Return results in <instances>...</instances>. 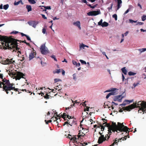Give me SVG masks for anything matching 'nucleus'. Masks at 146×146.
Here are the masks:
<instances>
[{
  "label": "nucleus",
  "mask_w": 146,
  "mask_h": 146,
  "mask_svg": "<svg viewBox=\"0 0 146 146\" xmlns=\"http://www.w3.org/2000/svg\"><path fill=\"white\" fill-rule=\"evenodd\" d=\"M104 126H106L108 127V133L109 135L111 134V131L113 132L116 131L117 133L125 131L126 133H128L129 132L128 130L129 128L126 126H125L123 124V123L118 122L117 125H116L115 123L112 122V124L111 125L110 123H107Z\"/></svg>",
  "instance_id": "1"
},
{
  "label": "nucleus",
  "mask_w": 146,
  "mask_h": 146,
  "mask_svg": "<svg viewBox=\"0 0 146 146\" xmlns=\"http://www.w3.org/2000/svg\"><path fill=\"white\" fill-rule=\"evenodd\" d=\"M0 40L1 43L5 47V49H13L15 46L16 45L17 40L13 38L12 36L8 37L6 36H3L0 35Z\"/></svg>",
  "instance_id": "2"
},
{
  "label": "nucleus",
  "mask_w": 146,
  "mask_h": 146,
  "mask_svg": "<svg viewBox=\"0 0 146 146\" xmlns=\"http://www.w3.org/2000/svg\"><path fill=\"white\" fill-rule=\"evenodd\" d=\"M146 102H142L140 101L138 102V103L135 102V103H133L130 105L128 106H126L125 107H124V108L123 109V110H126L127 111H130L131 110H132L133 108H135L137 107H141V109H142V104H145V103Z\"/></svg>",
  "instance_id": "3"
},
{
  "label": "nucleus",
  "mask_w": 146,
  "mask_h": 146,
  "mask_svg": "<svg viewBox=\"0 0 146 146\" xmlns=\"http://www.w3.org/2000/svg\"><path fill=\"white\" fill-rule=\"evenodd\" d=\"M7 86L5 87V90H6V93L8 94L10 92L11 93V94H13V93L11 91L14 90V91L19 92V89L18 88H15V84L13 83H11L10 82H8L7 84Z\"/></svg>",
  "instance_id": "4"
},
{
  "label": "nucleus",
  "mask_w": 146,
  "mask_h": 146,
  "mask_svg": "<svg viewBox=\"0 0 146 146\" xmlns=\"http://www.w3.org/2000/svg\"><path fill=\"white\" fill-rule=\"evenodd\" d=\"M99 133L101 135L99 137L98 140V142L99 144H101L104 141L108 140L110 138V135H109L108 134L106 135V136L104 137V135L102 134V133H101L99 132Z\"/></svg>",
  "instance_id": "5"
},
{
  "label": "nucleus",
  "mask_w": 146,
  "mask_h": 146,
  "mask_svg": "<svg viewBox=\"0 0 146 146\" xmlns=\"http://www.w3.org/2000/svg\"><path fill=\"white\" fill-rule=\"evenodd\" d=\"M2 82H0V88H2L3 91L6 93V90H5V87L7 86V83L9 82V80H7L5 78L2 80Z\"/></svg>",
  "instance_id": "6"
},
{
  "label": "nucleus",
  "mask_w": 146,
  "mask_h": 146,
  "mask_svg": "<svg viewBox=\"0 0 146 146\" xmlns=\"http://www.w3.org/2000/svg\"><path fill=\"white\" fill-rule=\"evenodd\" d=\"M17 40L16 41L17 44L15 45H16L14 46L15 48H14V49H13V50L12 49H9V50H12V52H13V51L16 52L17 51V50L18 52L21 54V52L20 50H20V48H18V45L17 44L18 43L17 42V41H18L20 43L22 42L23 43H24L26 44V41L25 40H24V41H21V40H17ZM13 47H14V46H13Z\"/></svg>",
  "instance_id": "7"
},
{
  "label": "nucleus",
  "mask_w": 146,
  "mask_h": 146,
  "mask_svg": "<svg viewBox=\"0 0 146 146\" xmlns=\"http://www.w3.org/2000/svg\"><path fill=\"white\" fill-rule=\"evenodd\" d=\"M40 49L41 53L43 54H45L48 52V50L45 46V44H42L40 46Z\"/></svg>",
  "instance_id": "8"
},
{
  "label": "nucleus",
  "mask_w": 146,
  "mask_h": 146,
  "mask_svg": "<svg viewBox=\"0 0 146 146\" xmlns=\"http://www.w3.org/2000/svg\"><path fill=\"white\" fill-rule=\"evenodd\" d=\"M101 13L100 10L98 9L97 11H93L89 12L87 13V15L88 16H96Z\"/></svg>",
  "instance_id": "9"
},
{
  "label": "nucleus",
  "mask_w": 146,
  "mask_h": 146,
  "mask_svg": "<svg viewBox=\"0 0 146 146\" xmlns=\"http://www.w3.org/2000/svg\"><path fill=\"white\" fill-rule=\"evenodd\" d=\"M15 74V77L16 80H19L21 78H24L23 76H25L23 73L20 72H17Z\"/></svg>",
  "instance_id": "10"
},
{
  "label": "nucleus",
  "mask_w": 146,
  "mask_h": 146,
  "mask_svg": "<svg viewBox=\"0 0 146 146\" xmlns=\"http://www.w3.org/2000/svg\"><path fill=\"white\" fill-rule=\"evenodd\" d=\"M102 19H101L98 23V25L102 26V27H106L109 24L108 23L104 21L102 23Z\"/></svg>",
  "instance_id": "11"
},
{
  "label": "nucleus",
  "mask_w": 146,
  "mask_h": 146,
  "mask_svg": "<svg viewBox=\"0 0 146 146\" xmlns=\"http://www.w3.org/2000/svg\"><path fill=\"white\" fill-rule=\"evenodd\" d=\"M15 61L13 60V58H12L10 60L8 59H7L6 60H4V63L5 64H14V63H15Z\"/></svg>",
  "instance_id": "12"
},
{
  "label": "nucleus",
  "mask_w": 146,
  "mask_h": 146,
  "mask_svg": "<svg viewBox=\"0 0 146 146\" xmlns=\"http://www.w3.org/2000/svg\"><path fill=\"white\" fill-rule=\"evenodd\" d=\"M123 97L121 95L117 96L114 97L113 99L114 101H117L119 102H121Z\"/></svg>",
  "instance_id": "13"
},
{
  "label": "nucleus",
  "mask_w": 146,
  "mask_h": 146,
  "mask_svg": "<svg viewBox=\"0 0 146 146\" xmlns=\"http://www.w3.org/2000/svg\"><path fill=\"white\" fill-rule=\"evenodd\" d=\"M28 23L30 26H32L33 27L35 28L37 24L35 21H29L28 22Z\"/></svg>",
  "instance_id": "14"
},
{
  "label": "nucleus",
  "mask_w": 146,
  "mask_h": 146,
  "mask_svg": "<svg viewBox=\"0 0 146 146\" xmlns=\"http://www.w3.org/2000/svg\"><path fill=\"white\" fill-rule=\"evenodd\" d=\"M130 129H129L128 130V131H129L128 133H127H127H126H126H127V134H128V135H125V136H124V137H122V138H121V139H119V140H121V139H122V140H125L126 139H127V137H128V138H129V135H128V133H129V132L130 131H132V130H131V131L129 130H129H130ZM125 132H126V131H125Z\"/></svg>",
  "instance_id": "15"
},
{
  "label": "nucleus",
  "mask_w": 146,
  "mask_h": 146,
  "mask_svg": "<svg viewBox=\"0 0 146 146\" xmlns=\"http://www.w3.org/2000/svg\"><path fill=\"white\" fill-rule=\"evenodd\" d=\"M130 129H129L128 130V131H129L128 133H127H127H126H126H127V134H128V135H125V136H124V137H122V138H121V139H119V140H121V139H122V140H125L126 139H127V137H128V138H129V135H128V133H129V132L130 131H132V130H131V131L129 130H129H130ZM125 132H126V131H125Z\"/></svg>",
  "instance_id": "16"
},
{
  "label": "nucleus",
  "mask_w": 146,
  "mask_h": 146,
  "mask_svg": "<svg viewBox=\"0 0 146 146\" xmlns=\"http://www.w3.org/2000/svg\"><path fill=\"white\" fill-rule=\"evenodd\" d=\"M34 52H31L29 54V60H31L33 58H34Z\"/></svg>",
  "instance_id": "17"
},
{
  "label": "nucleus",
  "mask_w": 146,
  "mask_h": 146,
  "mask_svg": "<svg viewBox=\"0 0 146 146\" xmlns=\"http://www.w3.org/2000/svg\"><path fill=\"white\" fill-rule=\"evenodd\" d=\"M73 24L74 25H75L78 27L80 29H81V27H80V23L79 21H77L76 22L74 23Z\"/></svg>",
  "instance_id": "18"
},
{
  "label": "nucleus",
  "mask_w": 146,
  "mask_h": 146,
  "mask_svg": "<svg viewBox=\"0 0 146 146\" xmlns=\"http://www.w3.org/2000/svg\"><path fill=\"white\" fill-rule=\"evenodd\" d=\"M117 10H118L121 7L122 2L121 0H117Z\"/></svg>",
  "instance_id": "19"
},
{
  "label": "nucleus",
  "mask_w": 146,
  "mask_h": 146,
  "mask_svg": "<svg viewBox=\"0 0 146 146\" xmlns=\"http://www.w3.org/2000/svg\"><path fill=\"white\" fill-rule=\"evenodd\" d=\"M79 132L78 133V135H77L78 139L81 137H84L85 135V134L82 132H81L80 131H79Z\"/></svg>",
  "instance_id": "20"
},
{
  "label": "nucleus",
  "mask_w": 146,
  "mask_h": 146,
  "mask_svg": "<svg viewBox=\"0 0 146 146\" xmlns=\"http://www.w3.org/2000/svg\"><path fill=\"white\" fill-rule=\"evenodd\" d=\"M26 8L28 12H29L32 11V7L31 5H27L26 6Z\"/></svg>",
  "instance_id": "21"
},
{
  "label": "nucleus",
  "mask_w": 146,
  "mask_h": 146,
  "mask_svg": "<svg viewBox=\"0 0 146 146\" xmlns=\"http://www.w3.org/2000/svg\"><path fill=\"white\" fill-rule=\"evenodd\" d=\"M8 74L9 76L11 77H13L14 76L15 77V76H16L15 73L11 72L10 71H9V72H8Z\"/></svg>",
  "instance_id": "22"
},
{
  "label": "nucleus",
  "mask_w": 146,
  "mask_h": 146,
  "mask_svg": "<svg viewBox=\"0 0 146 146\" xmlns=\"http://www.w3.org/2000/svg\"><path fill=\"white\" fill-rule=\"evenodd\" d=\"M142 105V110H144L145 113H146V102L145 104H143Z\"/></svg>",
  "instance_id": "23"
},
{
  "label": "nucleus",
  "mask_w": 146,
  "mask_h": 146,
  "mask_svg": "<svg viewBox=\"0 0 146 146\" xmlns=\"http://www.w3.org/2000/svg\"><path fill=\"white\" fill-rule=\"evenodd\" d=\"M118 89L117 88H111L110 90H108L106 91L105 92H109L111 91H114L116 90H118Z\"/></svg>",
  "instance_id": "24"
},
{
  "label": "nucleus",
  "mask_w": 146,
  "mask_h": 146,
  "mask_svg": "<svg viewBox=\"0 0 146 146\" xmlns=\"http://www.w3.org/2000/svg\"><path fill=\"white\" fill-rule=\"evenodd\" d=\"M121 70L122 72L124 74H126L127 73V70L125 69V67H124L123 68H121Z\"/></svg>",
  "instance_id": "25"
},
{
  "label": "nucleus",
  "mask_w": 146,
  "mask_h": 146,
  "mask_svg": "<svg viewBox=\"0 0 146 146\" xmlns=\"http://www.w3.org/2000/svg\"><path fill=\"white\" fill-rule=\"evenodd\" d=\"M78 139V138L77 139V138L75 136H74L73 137H71L70 140H72L74 141L77 142V141L76 140Z\"/></svg>",
  "instance_id": "26"
},
{
  "label": "nucleus",
  "mask_w": 146,
  "mask_h": 146,
  "mask_svg": "<svg viewBox=\"0 0 146 146\" xmlns=\"http://www.w3.org/2000/svg\"><path fill=\"white\" fill-rule=\"evenodd\" d=\"M29 2L31 4H34L36 3L35 0H28Z\"/></svg>",
  "instance_id": "27"
},
{
  "label": "nucleus",
  "mask_w": 146,
  "mask_h": 146,
  "mask_svg": "<svg viewBox=\"0 0 146 146\" xmlns=\"http://www.w3.org/2000/svg\"><path fill=\"white\" fill-rule=\"evenodd\" d=\"M42 7L45 8L44 10H43V11H46V9H51V7L50 6L44 7V6H43Z\"/></svg>",
  "instance_id": "28"
},
{
  "label": "nucleus",
  "mask_w": 146,
  "mask_h": 146,
  "mask_svg": "<svg viewBox=\"0 0 146 146\" xmlns=\"http://www.w3.org/2000/svg\"><path fill=\"white\" fill-rule=\"evenodd\" d=\"M139 84V83L137 82V83H135L133 84V86L132 87V88L133 89L135 88L138 86Z\"/></svg>",
  "instance_id": "29"
},
{
  "label": "nucleus",
  "mask_w": 146,
  "mask_h": 146,
  "mask_svg": "<svg viewBox=\"0 0 146 146\" xmlns=\"http://www.w3.org/2000/svg\"><path fill=\"white\" fill-rule=\"evenodd\" d=\"M111 92L110 93V96L111 95H116L117 94V92L116 91H111Z\"/></svg>",
  "instance_id": "30"
},
{
  "label": "nucleus",
  "mask_w": 146,
  "mask_h": 146,
  "mask_svg": "<svg viewBox=\"0 0 146 146\" xmlns=\"http://www.w3.org/2000/svg\"><path fill=\"white\" fill-rule=\"evenodd\" d=\"M128 74L129 76H134L136 74V73L132 72H129L128 73Z\"/></svg>",
  "instance_id": "31"
},
{
  "label": "nucleus",
  "mask_w": 146,
  "mask_h": 146,
  "mask_svg": "<svg viewBox=\"0 0 146 146\" xmlns=\"http://www.w3.org/2000/svg\"><path fill=\"white\" fill-rule=\"evenodd\" d=\"M72 122L70 124V125L71 126H72L74 124H76V121L74 119L72 120Z\"/></svg>",
  "instance_id": "32"
},
{
  "label": "nucleus",
  "mask_w": 146,
  "mask_h": 146,
  "mask_svg": "<svg viewBox=\"0 0 146 146\" xmlns=\"http://www.w3.org/2000/svg\"><path fill=\"white\" fill-rule=\"evenodd\" d=\"M61 70V69H57L56 70L55 72H54V71L53 72V73L54 74H55L56 73L58 74L60 72Z\"/></svg>",
  "instance_id": "33"
},
{
  "label": "nucleus",
  "mask_w": 146,
  "mask_h": 146,
  "mask_svg": "<svg viewBox=\"0 0 146 146\" xmlns=\"http://www.w3.org/2000/svg\"><path fill=\"white\" fill-rule=\"evenodd\" d=\"M9 7V5L8 4L4 5L3 6V9L5 10H7L8 8Z\"/></svg>",
  "instance_id": "34"
},
{
  "label": "nucleus",
  "mask_w": 146,
  "mask_h": 146,
  "mask_svg": "<svg viewBox=\"0 0 146 146\" xmlns=\"http://www.w3.org/2000/svg\"><path fill=\"white\" fill-rule=\"evenodd\" d=\"M129 23H136L137 21H135L133 20L132 19H129Z\"/></svg>",
  "instance_id": "35"
},
{
  "label": "nucleus",
  "mask_w": 146,
  "mask_h": 146,
  "mask_svg": "<svg viewBox=\"0 0 146 146\" xmlns=\"http://www.w3.org/2000/svg\"><path fill=\"white\" fill-rule=\"evenodd\" d=\"M142 20L143 21H144L146 19V15H143L141 17Z\"/></svg>",
  "instance_id": "36"
},
{
  "label": "nucleus",
  "mask_w": 146,
  "mask_h": 146,
  "mask_svg": "<svg viewBox=\"0 0 146 146\" xmlns=\"http://www.w3.org/2000/svg\"><path fill=\"white\" fill-rule=\"evenodd\" d=\"M119 141V139H117V138H116L115 139V141L113 143L114 144V145L115 144H117V142H118Z\"/></svg>",
  "instance_id": "37"
},
{
  "label": "nucleus",
  "mask_w": 146,
  "mask_h": 146,
  "mask_svg": "<svg viewBox=\"0 0 146 146\" xmlns=\"http://www.w3.org/2000/svg\"><path fill=\"white\" fill-rule=\"evenodd\" d=\"M99 128H100V127H101V130L102 131H103L105 127L104 126H103L102 125H100V126L98 127Z\"/></svg>",
  "instance_id": "38"
},
{
  "label": "nucleus",
  "mask_w": 146,
  "mask_h": 146,
  "mask_svg": "<svg viewBox=\"0 0 146 146\" xmlns=\"http://www.w3.org/2000/svg\"><path fill=\"white\" fill-rule=\"evenodd\" d=\"M112 17L113 18L115 19V21L117 20V16L116 14H114L112 15Z\"/></svg>",
  "instance_id": "39"
},
{
  "label": "nucleus",
  "mask_w": 146,
  "mask_h": 146,
  "mask_svg": "<svg viewBox=\"0 0 146 146\" xmlns=\"http://www.w3.org/2000/svg\"><path fill=\"white\" fill-rule=\"evenodd\" d=\"M49 96L48 94H46V95L44 96V98L46 99H48L49 98Z\"/></svg>",
  "instance_id": "40"
},
{
  "label": "nucleus",
  "mask_w": 146,
  "mask_h": 146,
  "mask_svg": "<svg viewBox=\"0 0 146 146\" xmlns=\"http://www.w3.org/2000/svg\"><path fill=\"white\" fill-rule=\"evenodd\" d=\"M139 50L141 52H143L146 50V48H143L141 49H139Z\"/></svg>",
  "instance_id": "41"
},
{
  "label": "nucleus",
  "mask_w": 146,
  "mask_h": 146,
  "mask_svg": "<svg viewBox=\"0 0 146 146\" xmlns=\"http://www.w3.org/2000/svg\"><path fill=\"white\" fill-rule=\"evenodd\" d=\"M97 5H94V6H92L90 4H88V6L90 7L91 8H92V9L94 8L95 7H96Z\"/></svg>",
  "instance_id": "42"
},
{
  "label": "nucleus",
  "mask_w": 146,
  "mask_h": 146,
  "mask_svg": "<svg viewBox=\"0 0 146 146\" xmlns=\"http://www.w3.org/2000/svg\"><path fill=\"white\" fill-rule=\"evenodd\" d=\"M80 61L82 64H86V62L83 60H80Z\"/></svg>",
  "instance_id": "43"
},
{
  "label": "nucleus",
  "mask_w": 146,
  "mask_h": 146,
  "mask_svg": "<svg viewBox=\"0 0 146 146\" xmlns=\"http://www.w3.org/2000/svg\"><path fill=\"white\" fill-rule=\"evenodd\" d=\"M67 115V114H66V113H64L63 114H62L61 115V117L62 118L64 117H66V116Z\"/></svg>",
  "instance_id": "44"
},
{
  "label": "nucleus",
  "mask_w": 146,
  "mask_h": 146,
  "mask_svg": "<svg viewBox=\"0 0 146 146\" xmlns=\"http://www.w3.org/2000/svg\"><path fill=\"white\" fill-rule=\"evenodd\" d=\"M19 33V32L14 31H13L12 32H11V34H17L18 33Z\"/></svg>",
  "instance_id": "45"
},
{
  "label": "nucleus",
  "mask_w": 146,
  "mask_h": 146,
  "mask_svg": "<svg viewBox=\"0 0 146 146\" xmlns=\"http://www.w3.org/2000/svg\"><path fill=\"white\" fill-rule=\"evenodd\" d=\"M45 121L46 122V124H48L49 123H50L52 122V121L51 120H49L48 121H47L46 120H45Z\"/></svg>",
  "instance_id": "46"
},
{
  "label": "nucleus",
  "mask_w": 146,
  "mask_h": 146,
  "mask_svg": "<svg viewBox=\"0 0 146 146\" xmlns=\"http://www.w3.org/2000/svg\"><path fill=\"white\" fill-rule=\"evenodd\" d=\"M81 1L82 2L86 3L88 6V3L87 2L86 0H81Z\"/></svg>",
  "instance_id": "47"
},
{
  "label": "nucleus",
  "mask_w": 146,
  "mask_h": 146,
  "mask_svg": "<svg viewBox=\"0 0 146 146\" xmlns=\"http://www.w3.org/2000/svg\"><path fill=\"white\" fill-rule=\"evenodd\" d=\"M60 81H61V80L59 79L56 78L54 79V81L55 83L57 82H58Z\"/></svg>",
  "instance_id": "48"
},
{
  "label": "nucleus",
  "mask_w": 146,
  "mask_h": 146,
  "mask_svg": "<svg viewBox=\"0 0 146 146\" xmlns=\"http://www.w3.org/2000/svg\"><path fill=\"white\" fill-rule=\"evenodd\" d=\"M65 124H67V126H69L68 125H70V122L68 121H67L66 122H65L64 123Z\"/></svg>",
  "instance_id": "49"
},
{
  "label": "nucleus",
  "mask_w": 146,
  "mask_h": 146,
  "mask_svg": "<svg viewBox=\"0 0 146 146\" xmlns=\"http://www.w3.org/2000/svg\"><path fill=\"white\" fill-rule=\"evenodd\" d=\"M139 110H138V111L139 113H141L142 112H144V110H142V109H141V107L139 108Z\"/></svg>",
  "instance_id": "50"
},
{
  "label": "nucleus",
  "mask_w": 146,
  "mask_h": 146,
  "mask_svg": "<svg viewBox=\"0 0 146 146\" xmlns=\"http://www.w3.org/2000/svg\"><path fill=\"white\" fill-rule=\"evenodd\" d=\"M113 5V4L112 3H111V6L110 7H109L108 8V9L109 11H110V9H112Z\"/></svg>",
  "instance_id": "51"
},
{
  "label": "nucleus",
  "mask_w": 146,
  "mask_h": 146,
  "mask_svg": "<svg viewBox=\"0 0 146 146\" xmlns=\"http://www.w3.org/2000/svg\"><path fill=\"white\" fill-rule=\"evenodd\" d=\"M86 108H85L84 109V111H89V108H90V107H88V106H86Z\"/></svg>",
  "instance_id": "52"
},
{
  "label": "nucleus",
  "mask_w": 146,
  "mask_h": 146,
  "mask_svg": "<svg viewBox=\"0 0 146 146\" xmlns=\"http://www.w3.org/2000/svg\"><path fill=\"white\" fill-rule=\"evenodd\" d=\"M144 24V23L143 22H138L137 23L136 25H137L138 24H139V25H143Z\"/></svg>",
  "instance_id": "53"
},
{
  "label": "nucleus",
  "mask_w": 146,
  "mask_h": 146,
  "mask_svg": "<svg viewBox=\"0 0 146 146\" xmlns=\"http://www.w3.org/2000/svg\"><path fill=\"white\" fill-rule=\"evenodd\" d=\"M19 33L21 35V36H26L27 35H26V34H25L23 33H22L19 32Z\"/></svg>",
  "instance_id": "54"
},
{
  "label": "nucleus",
  "mask_w": 146,
  "mask_h": 146,
  "mask_svg": "<svg viewBox=\"0 0 146 146\" xmlns=\"http://www.w3.org/2000/svg\"><path fill=\"white\" fill-rule=\"evenodd\" d=\"M84 47H85V45L83 44H82L81 45H80V48H83L84 49Z\"/></svg>",
  "instance_id": "55"
},
{
  "label": "nucleus",
  "mask_w": 146,
  "mask_h": 146,
  "mask_svg": "<svg viewBox=\"0 0 146 146\" xmlns=\"http://www.w3.org/2000/svg\"><path fill=\"white\" fill-rule=\"evenodd\" d=\"M73 78L74 80H75L76 79V74H74L73 75Z\"/></svg>",
  "instance_id": "56"
},
{
  "label": "nucleus",
  "mask_w": 146,
  "mask_h": 146,
  "mask_svg": "<svg viewBox=\"0 0 146 146\" xmlns=\"http://www.w3.org/2000/svg\"><path fill=\"white\" fill-rule=\"evenodd\" d=\"M46 29H44V28H43V29L42 30V33H43V34H45L46 33Z\"/></svg>",
  "instance_id": "57"
},
{
  "label": "nucleus",
  "mask_w": 146,
  "mask_h": 146,
  "mask_svg": "<svg viewBox=\"0 0 146 146\" xmlns=\"http://www.w3.org/2000/svg\"><path fill=\"white\" fill-rule=\"evenodd\" d=\"M61 71H62V75H64L65 73V71L62 69H61Z\"/></svg>",
  "instance_id": "58"
},
{
  "label": "nucleus",
  "mask_w": 146,
  "mask_h": 146,
  "mask_svg": "<svg viewBox=\"0 0 146 146\" xmlns=\"http://www.w3.org/2000/svg\"><path fill=\"white\" fill-rule=\"evenodd\" d=\"M26 37L28 40H30L31 41L30 38L29 37V36L27 35Z\"/></svg>",
  "instance_id": "59"
},
{
  "label": "nucleus",
  "mask_w": 146,
  "mask_h": 146,
  "mask_svg": "<svg viewBox=\"0 0 146 146\" xmlns=\"http://www.w3.org/2000/svg\"><path fill=\"white\" fill-rule=\"evenodd\" d=\"M41 15L42 16V17L44 19H46L47 18L45 17V15H44L42 14Z\"/></svg>",
  "instance_id": "60"
},
{
  "label": "nucleus",
  "mask_w": 146,
  "mask_h": 146,
  "mask_svg": "<svg viewBox=\"0 0 146 146\" xmlns=\"http://www.w3.org/2000/svg\"><path fill=\"white\" fill-rule=\"evenodd\" d=\"M19 4L18 1L16 2V1L14 3V5H18Z\"/></svg>",
  "instance_id": "61"
},
{
  "label": "nucleus",
  "mask_w": 146,
  "mask_h": 146,
  "mask_svg": "<svg viewBox=\"0 0 146 146\" xmlns=\"http://www.w3.org/2000/svg\"><path fill=\"white\" fill-rule=\"evenodd\" d=\"M67 117L69 119H72L73 118H72L71 117L72 116H70V115H67Z\"/></svg>",
  "instance_id": "62"
},
{
  "label": "nucleus",
  "mask_w": 146,
  "mask_h": 146,
  "mask_svg": "<svg viewBox=\"0 0 146 146\" xmlns=\"http://www.w3.org/2000/svg\"><path fill=\"white\" fill-rule=\"evenodd\" d=\"M72 62L73 64L74 65H76V64L77 63V62L76 61H75L74 60H73L72 61Z\"/></svg>",
  "instance_id": "63"
},
{
  "label": "nucleus",
  "mask_w": 146,
  "mask_h": 146,
  "mask_svg": "<svg viewBox=\"0 0 146 146\" xmlns=\"http://www.w3.org/2000/svg\"><path fill=\"white\" fill-rule=\"evenodd\" d=\"M110 96V93H109L106 96V99H108L109 97Z\"/></svg>",
  "instance_id": "64"
}]
</instances>
